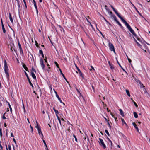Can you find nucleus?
<instances>
[{"mask_svg":"<svg viewBox=\"0 0 150 150\" xmlns=\"http://www.w3.org/2000/svg\"><path fill=\"white\" fill-rule=\"evenodd\" d=\"M4 71L8 79H9L8 68L6 60L4 61Z\"/></svg>","mask_w":150,"mask_h":150,"instance_id":"1","label":"nucleus"},{"mask_svg":"<svg viewBox=\"0 0 150 150\" xmlns=\"http://www.w3.org/2000/svg\"><path fill=\"white\" fill-rule=\"evenodd\" d=\"M99 143L100 145L102 146L103 149H105L106 148V146L105 144L104 143L103 140L100 138H99Z\"/></svg>","mask_w":150,"mask_h":150,"instance_id":"2","label":"nucleus"},{"mask_svg":"<svg viewBox=\"0 0 150 150\" xmlns=\"http://www.w3.org/2000/svg\"><path fill=\"white\" fill-rule=\"evenodd\" d=\"M110 6L112 9L113 10L115 14L119 17L120 19H123V18L121 16L120 14L118 13L117 11L114 8L112 5H110Z\"/></svg>","mask_w":150,"mask_h":150,"instance_id":"3","label":"nucleus"},{"mask_svg":"<svg viewBox=\"0 0 150 150\" xmlns=\"http://www.w3.org/2000/svg\"><path fill=\"white\" fill-rule=\"evenodd\" d=\"M130 32L137 38L138 40H139V38L137 37V35L135 33L134 31L130 27L128 28Z\"/></svg>","mask_w":150,"mask_h":150,"instance_id":"4","label":"nucleus"},{"mask_svg":"<svg viewBox=\"0 0 150 150\" xmlns=\"http://www.w3.org/2000/svg\"><path fill=\"white\" fill-rule=\"evenodd\" d=\"M109 47L110 50L111 51H113L115 53V51L114 48V47L112 44L111 43H109Z\"/></svg>","mask_w":150,"mask_h":150,"instance_id":"5","label":"nucleus"},{"mask_svg":"<svg viewBox=\"0 0 150 150\" xmlns=\"http://www.w3.org/2000/svg\"><path fill=\"white\" fill-rule=\"evenodd\" d=\"M76 89L77 90V92L79 93V97L80 98V100H83L85 101V100L84 99L83 96L81 94L79 90L76 87Z\"/></svg>","mask_w":150,"mask_h":150,"instance_id":"6","label":"nucleus"},{"mask_svg":"<svg viewBox=\"0 0 150 150\" xmlns=\"http://www.w3.org/2000/svg\"><path fill=\"white\" fill-rule=\"evenodd\" d=\"M38 132L40 136L41 137V139H43L44 137V136L42 133V132L41 129L40 128H38Z\"/></svg>","mask_w":150,"mask_h":150,"instance_id":"7","label":"nucleus"},{"mask_svg":"<svg viewBox=\"0 0 150 150\" xmlns=\"http://www.w3.org/2000/svg\"><path fill=\"white\" fill-rule=\"evenodd\" d=\"M40 63L42 69H43L44 68L45 65L43 63V59L42 58H41L40 59Z\"/></svg>","mask_w":150,"mask_h":150,"instance_id":"8","label":"nucleus"},{"mask_svg":"<svg viewBox=\"0 0 150 150\" xmlns=\"http://www.w3.org/2000/svg\"><path fill=\"white\" fill-rule=\"evenodd\" d=\"M121 20L122 21V22L125 24V25L126 26V27L128 29L130 27V26L129 25V24L125 20V19Z\"/></svg>","mask_w":150,"mask_h":150,"instance_id":"9","label":"nucleus"},{"mask_svg":"<svg viewBox=\"0 0 150 150\" xmlns=\"http://www.w3.org/2000/svg\"><path fill=\"white\" fill-rule=\"evenodd\" d=\"M108 12L111 18H113V19H117L116 17L112 12L109 11Z\"/></svg>","mask_w":150,"mask_h":150,"instance_id":"10","label":"nucleus"},{"mask_svg":"<svg viewBox=\"0 0 150 150\" xmlns=\"http://www.w3.org/2000/svg\"><path fill=\"white\" fill-rule=\"evenodd\" d=\"M76 67L77 68V70L79 73L80 76H81L83 78H84V77L83 76L81 72V71H80V69L77 67V66L76 65Z\"/></svg>","mask_w":150,"mask_h":150,"instance_id":"11","label":"nucleus"},{"mask_svg":"<svg viewBox=\"0 0 150 150\" xmlns=\"http://www.w3.org/2000/svg\"><path fill=\"white\" fill-rule=\"evenodd\" d=\"M55 93L56 94V97L58 99V100L61 103H62V102L61 100V98H59V96L58 95L57 92L56 91H55Z\"/></svg>","mask_w":150,"mask_h":150,"instance_id":"12","label":"nucleus"},{"mask_svg":"<svg viewBox=\"0 0 150 150\" xmlns=\"http://www.w3.org/2000/svg\"><path fill=\"white\" fill-rule=\"evenodd\" d=\"M1 25H2V29L3 30V33H6V30L4 27V26L3 23L2 19H1Z\"/></svg>","mask_w":150,"mask_h":150,"instance_id":"13","label":"nucleus"},{"mask_svg":"<svg viewBox=\"0 0 150 150\" xmlns=\"http://www.w3.org/2000/svg\"><path fill=\"white\" fill-rule=\"evenodd\" d=\"M11 46V50L12 52H13V50H14L15 52L16 53V50L15 49L13 46H14L13 44L12 45H10Z\"/></svg>","mask_w":150,"mask_h":150,"instance_id":"14","label":"nucleus"},{"mask_svg":"<svg viewBox=\"0 0 150 150\" xmlns=\"http://www.w3.org/2000/svg\"><path fill=\"white\" fill-rule=\"evenodd\" d=\"M132 125L134 126V127L136 129V130H137V132L139 133V129H138V127H137V126L136 125V124L134 122H133L132 123Z\"/></svg>","mask_w":150,"mask_h":150,"instance_id":"15","label":"nucleus"},{"mask_svg":"<svg viewBox=\"0 0 150 150\" xmlns=\"http://www.w3.org/2000/svg\"><path fill=\"white\" fill-rule=\"evenodd\" d=\"M114 21L116 22L122 28H123V27L122 26L121 24L117 20V19H114Z\"/></svg>","mask_w":150,"mask_h":150,"instance_id":"16","label":"nucleus"},{"mask_svg":"<svg viewBox=\"0 0 150 150\" xmlns=\"http://www.w3.org/2000/svg\"><path fill=\"white\" fill-rule=\"evenodd\" d=\"M33 2L34 4V7H35V8L36 9V11H37L38 12V8H37V7L36 2L35 1V0H33Z\"/></svg>","mask_w":150,"mask_h":150,"instance_id":"17","label":"nucleus"},{"mask_svg":"<svg viewBox=\"0 0 150 150\" xmlns=\"http://www.w3.org/2000/svg\"><path fill=\"white\" fill-rule=\"evenodd\" d=\"M31 75L32 76V77L33 79H35L36 80V78L35 75L34 73V72H31Z\"/></svg>","mask_w":150,"mask_h":150,"instance_id":"18","label":"nucleus"},{"mask_svg":"<svg viewBox=\"0 0 150 150\" xmlns=\"http://www.w3.org/2000/svg\"><path fill=\"white\" fill-rule=\"evenodd\" d=\"M108 63L109 65V66L110 67L111 69L113 70L114 69V67L113 66V65L112 64H111L110 62L109 61L108 62Z\"/></svg>","mask_w":150,"mask_h":150,"instance_id":"19","label":"nucleus"},{"mask_svg":"<svg viewBox=\"0 0 150 150\" xmlns=\"http://www.w3.org/2000/svg\"><path fill=\"white\" fill-rule=\"evenodd\" d=\"M53 109L55 112L57 117H58V114H59V112L57 110H56L54 107L53 108Z\"/></svg>","mask_w":150,"mask_h":150,"instance_id":"20","label":"nucleus"},{"mask_svg":"<svg viewBox=\"0 0 150 150\" xmlns=\"http://www.w3.org/2000/svg\"><path fill=\"white\" fill-rule=\"evenodd\" d=\"M23 0L24 3V6L23 5V6L24 7V9L26 10L27 8V6L26 1H25V0Z\"/></svg>","mask_w":150,"mask_h":150,"instance_id":"21","label":"nucleus"},{"mask_svg":"<svg viewBox=\"0 0 150 150\" xmlns=\"http://www.w3.org/2000/svg\"><path fill=\"white\" fill-rule=\"evenodd\" d=\"M42 140L43 142L44 143V144L45 146V149L47 150H49L48 149V148H47V146L46 144L45 140L44 139H42Z\"/></svg>","mask_w":150,"mask_h":150,"instance_id":"22","label":"nucleus"},{"mask_svg":"<svg viewBox=\"0 0 150 150\" xmlns=\"http://www.w3.org/2000/svg\"><path fill=\"white\" fill-rule=\"evenodd\" d=\"M133 38L134 40V41L136 42V43L137 44V45L140 48H141V47H142V46L136 40V39L134 37H133Z\"/></svg>","mask_w":150,"mask_h":150,"instance_id":"23","label":"nucleus"},{"mask_svg":"<svg viewBox=\"0 0 150 150\" xmlns=\"http://www.w3.org/2000/svg\"><path fill=\"white\" fill-rule=\"evenodd\" d=\"M119 110L120 112V114L121 115L122 117L124 116V115L123 112L121 109H120Z\"/></svg>","mask_w":150,"mask_h":150,"instance_id":"24","label":"nucleus"},{"mask_svg":"<svg viewBox=\"0 0 150 150\" xmlns=\"http://www.w3.org/2000/svg\"><path fill=\"white\" fill-rule=\"evenodd\" d=\"M117 62L119 66L122 69V70L127 74V72L125 71V69H123V67L121 66V65L120 64L119 62L117 60Z\"/></svg>","mask_w":150,"mask_h":150,"instance_id":"25","label":"nucleus"},{"mask_svg":"<svg viewBox=\"0 0 150 150\" xmlns=\"http://www.w3.org/2000/svg\"><path fill=\"white\" fill-rule=\"evenodd\" d=\"M121 119L122 123L123 124H124L125 125L126 127H128L127 125L125 122L124 119L123 118H121Z\"/></svg>","mask_w":150,"mask_h":150,"instance_id":"26","label":"nucleus"},{"mask_svg":"<svg viewBox=\"0 0 150 150\" xmlns=\"http://www.w3.org/2000/svg\"><path fill=\"white\" fill-rule=\"evenodd\" d=\"M23 67L26 71H28V68L25 64H23Z\"/></svg>","mask_w":150,"mask_h":150,"instance_id":"27","label":"nucleus"},{"mask_svg":"<svg viewBox=\"0 0 150 150\" xmlns=\"http://www.w3.org/2000/svg\"><path fill=\"white\" fill-rule=\"evenodd\" d=\"M39 53L41 55L42 57L43 58H44V55L43 54V51L41 50H39Z\"/></svg>","mask_w":150,"mask_h":150,"instance_id":"28","label":"nucleus"},{"mask_svg":"<svg viewBox=\"0 0 150 150\" xmlns=\"http://www.w3.org/2000/svg\"><path fill=\"white\" fill-rule=\"evenodd\" d=\"M131 4H132V5L134 7L135 9H136V10L137 11V12H138V13L142 17H143V16H142V15H141V14L139 13V12L137 10V8L135 7V6H134V5L131 2Z\"/></svg>","mask_w":150,"mask_h":150,"instance_id":"29","label":"nucleus"},{"mask_svg":"<svg viewBox=\"0 0 150 150\" xmlns=\"http://www.w3.org/2000/svg\"><path fill=\"white\" fill-rule=\"evenodd\" d=\"M126 91L127 95L129 97L130 96V94L129 92V91L127 89L126 90Z\"/></svg>","mask_w":150,"mask_h":150,"instance_id":"30","label":"nucleus"},{"mask_svg":"<svg viewBox=\"0 0 150 150\" xmlns=\"http://www.w3.org/2000/svg\"><path fill=\"white\" fill-rule=\"evenodd\" d=\"M29 83L30 86H31L33 88V86L32 83L31 82L30 79H28Z\"/></svg>","mask_w":150,"mask_h":150,"instance_id":"31","label":"nucleus"},{"mask_svg":"<svg viewBox=\"0 0 150 150\" xmlns=\"http://www.w3.org/2000/svg\"><path fill=\"white\" fill-rule=\"evenodd\" d=\"M133 114L134 117L135 118H137L138 117L137 113L135 112H134Z\"/></svg>","mask_w":150,"mask_h":150,"instance_id":"32","label":"nucleus"},{"mask_svg":"<svg viewBox=\"0 0 150 150\" xmlns=\"http://www.w3.org/2000/svg\"><path fill=\"white\" fill-rule=\"evenodd\" d=\"M35 72V73H36V71L35 69L33 67H32L31 69V72Z\"/></svg>","mask_w":150,"mask_h":150,"instance_id":"33","label":"nucleus"},{"mask_svg":"<svg viewBox=\"0 0 150 150\" xmlns=\"http://www.w3.org/2000/svg\"><path fill=\"white\" fill-rule=\"evenodd\" d=\"M57 117V119L59 121V122L60 125L61 126L62 125L61 122V120H60V118L59 117V116Z\"/></svg>","mask_w":150,"mask_h":150,"instance_id":"34","label":"nucleus"},{"mask_svg":"<svg viewBox=\"0 0 150 150\" xmlns=\"http://www.w3.org/2000/svg\"><path fill=\"white\" fill-rule=\"evenodd\" d=\"M20 50V52L21 54H23V52L22 50V48L19 49Z\"/></svg>","mask_w":150,"mask_h":150,"instance_id":"35","label":"nucleus"},{"mask_svg":"<svg viewBox=\"0 0 150 150\" xmlns=\"http://www.w3.org/2000/svg\"><path fill=\"white\" fill-rule=\"evenodd\" d=\"M105 132L107 134V135L108 136H110L109 133V132H108V131L107 130V129L105 130Z\"/></svg>","mask_w":150,"mask_h":150,"instance_id":"36","label":"nucleus"},{"mask_svg":"<svg viewBox=\"0 0 150 150\" xmlns=\"http://www.w3.org/2000/svg\"><path fill=\"white\" fill-rule=\"evenodd\" d=\"M54 64H55V65H56V66H57V67L58 68H59V65H58V64L56 62V61L54 62Z\"/></svg>","mask_w":150,"mask_h":150,"instance_id":"37","label":"nucleus"},{"mask_svg":"<svg viewBox=\"0 0 150 150\" xmlns=\"http://www.w3.org/2000/svg\"><path fill=\"white\" fill-rule=\"evenodd\" d=\"M17 2V4H18V10H19L20 9V4L19 3L20 2L19 1V2Z\"/></svg>","mask_w":150,"mask_h":150,"instance_id":"38","label":"nucleus"},{"mask_svg":"<svg viewBox=\"0 0 150 150\" xmlns=\"http://www.w3.org/2000/svg\"><path fill=\"white\" fill-rule=\"evenodd\" d=\"M8 106L10 109V111L11 112H12V109L9 103H8Z\"/></svg>","mask_w":150,"mask_h":150,"instance_id":"39","label":"nucleus"},{"mask_svg":"<svg viewBox=\"0 0 150 150\" xmlns=\"http://www.w3.org/2000/svg\"><path fill=\"white\" fill-rule=\"evenodd\" d=\"M59 71H60V74H61L62 75V76H64V75L63 74V73H62V70H61V69L60 68H59Z\"/></svg>","mask_w":150,"mask_h":150,"instance_id":"40","label":"nucleus"},{"mask_svg":"<svg viewBox=\"0 0 150 150\" xmlns=\"http://www.w3.org/2000/svg\"><path fill=\"white\" fill-rule=\"evenodd\" d=\"M104 7H105V9L106 10L108 11V12L109 11H110L109 9L108 8V6H107V5H105Z\"/></svg>","mask_w":150,"mask_h":150,"instance_id":"41","label":"nucleus"},{"mask_svg":"<svg viewBox=\"0 0 150 150\" xmlns=\"http://www.w3.org/2000/svg\"><path fill=\"white\" fill-rule=\"evenodd\" d=\"M81 16L82 19H85V18L86 19H87V18L83 14H81Z\"/></svg>","mask_w":150,"mask_h":150,"instance_id":"42","label":"nucleus"},{"mask_svg":"<svg viewBox=\"0 0 150 150\" xmlns=\"http://www.w3.org/2000/svg\"><path fill=\"white\" fill-rule=\"evenodd\" d=\"M73 137L75 139V140L77 142H78L77 141V139L76 137L75 136V135L74 134L73 135Z\"/></svg>","mask_w":150,"mask_h":150,"instance_id":"43","label":"nucleus"},{"mask_svg":"<svg viewBox=\"0 0 150 150\" xmlns=\"http://www.w3.org/2000/svg\"><path fill=\"white\" fill-rule=\"evenodd\" d=\"M5 113H4L2 116V118L4 119H6V117L5 116Z\"/></svg>","mask_w":150,"mask_h":150,"instance_id":"44","label":"nucleus"},{"mask_svg":"<svg viewBox=\"0 0 150 150\" xmlns=\"http://www.w3.org/2000/svg\"><path fill=\"white\" fill-rule=\"evenodd\" d=\"M36 123H37V125L35 126V127L36 128H37V129H38V128H40V127L38 126V123L37 121H36Z\"/></svg>","mask_w":150,"mask_h":150,"instance_id":"45","label":"nucleus"},{"mask_svg":"<svg viewBox=\"0 0 150 150\" xmlns=\"http://www.w3.org/2000/svg\"><path fill=\"white\" fill-rule=\"evenodd\" d=\"M18 45L19 49L22 48L21 45L19 42H18Z\"/></svg>","mask_w":150,"mask_h":150,"instance_id":"46","label":"nucleus"},{"mask_svg":"<svg viewBox=\"0 0 150 150\" xmlns=\"http://www.w3.org/2000/svg\"><path fill=\"white\" fill-rule=\"evenodd\" d=\"M128 60L129 62L132 65L131 63V62H132V60L130 59H129L128 57Z\"/></svg>","mask_w":150,"mask_h":150,"instance_id":"47","label":"nucleus"},{"mask_svg":"<svg viewBox=\"0 0 150 150\" xmlns=\"http://www.w3.org/2000/svg\"><path fill=\"white\" fill-rule=\"evenodd\" d=\"M91 69H90V70L91 71L92 70H93V71H95V69L94 68V67L92 66H91Z\"/></svg>","mask_w":150,"mask_h":150,"instance_id":"48","label":"nucleus"},{"mask_svg":"<svg viewBox=\"0 0 150 150\" xmlns=\"http://www.w3.org/2000/svg\"><path fill=\"white\" fill-rule=\"evenodd\" d=\"M110 147L112 148V147L113 146V144H112V142H110Z\"/></svg>","mask_w":150,"mask_h":150,"instance_id":"49","label":"nucleus"},{"mask_svg":"<svg viewBox=\"0 0 150 150\" xmlns=\"http://www.w3.org/2000/svg\"><path fill=\"white\" fill-rule=\"evenodd\" d=\"M30 128L31 129V132H32V133H33V127L31 126V125H30Z\"/></svg>","mask_w":150,"mask_h":150,"instance_id":"50","label":"nucleus"},{"mask_svg":"<svg viewBox=\"0 0 150 150\" xmlns=\"http://www.w3.org/2000/svg\"><path fill=\"white\" fill-rule=\"evenodd\" d=\"M134 105H135V106L136 107H138V106L137 105V103H136L135 102H134Z\"/></svg>","mask_w":150,"mask_h":150,"instance_id":"51","label":"nucleus"},{"mask_svg":"<svg viewBox=\"0 0 150 150\" xmlns=\"http://www.w3.org/2000/svg\"><path fill=\"white\" fill-rule=\"evenodd\" d=\"M8 148L9 150H11V147L10 144L8 145Z\"/></svg>","mask_w":150,"mask_h":150,"instance_id":"52","label":"nucleus"},{"mask_svg":"<svg viewBox=\"0 0 150 150\" xmlns=\"http://www.w3.org/2000/svg\"><path fill=\"white\" fill-rule=\"evenodd\" d=\"M92 89L93 90L94 92H95V89L94 87L93 86V85L92 86Z\"/></svg>","mask_w":150,"mask_h":150,"instance_id":"53","label":"nucleus"},{"mask_svg":"<svg viewBox=\"0 0 150 150\" xmlns=\"http://www.w3.org/2000/svg\"><path fill=\"white\" fill-rule=\"evenodd\" d=\"M47 57H45V59H44V60H45V62L46 63H47Z\"/></svg>","mask_w":150,"mask_h":150,"instance_id":"54","label":"nucleus"},{"mask_svg":"<svg viewBox=\"0 0 150 150\" xmlns=\"http://www.w3.org/2000/svg\"><path fill=\"white\" fill-rule=\"evenodd\" d=\"M108 126H109L110 128L111 127V126L108 122Z\"/></svg>","mask_w":150,"mask_h":150,"instance_id":"55","label":"nucleus"},{"mask_svg":"<svg viewBox=\"0 0 150 150\" xmlns=\"http://www.w3.org/2000/svg\"><path fill=\"white\" fill-rule=\"evenodd\" d=\"M11 137H14V136L13 135V133L12 132H11Z\"/></svg>","mask_w":150,"mask_h":150,"instance_id":"56","label":"nucleus"},{"mask_svg":"<svg viewBox=\"0 0 150 150\" xmlns=\"http://www.w3.org/2000/svg\"><path fill=\"white\" fill-rule=\"evenodd\" d=\"M13 142H14L16 144V141L14 138L13 139Z\"/></svg>","mask_w":150,"mask_h":150,"instance_id":"57","label":"nucleus"},{"mask_svg":"<svg viewBox=\"0 0 150 150\" xmlns=\"http://www.w3.org/2000/svg\"><path fill=\"white\" fill-rule=\"evenodd\" d=\"M9 19H12V17L11 16V14L9 13Z\"/></svg>","mask_w":150,"mask_h":150,"instance_id":"58","label":"nucleus"},{"mask_svg":"<svg viewBox=\"0 0 150 150\" xmlns=\"http://www.w3.org/2000/svg\"><path fill=\"white\" fill-rule=\"evenodd\" d=\"M0 148L1 149V150H3V147L2 146V145H1V144H0Z\"/></svg>","mask_w":150,"mask_h":150,"instance_id":"59","label":"nucleus"},{"mask_svg":"<svg viewBox=\"0 0 150 150\" xmlns=\"http://www.w3.org/2000/svg\"><path fill=\"white\" fill-rule=\"evenodd\" d=\"M107 139L110 142H112V141L109 139L108 137H107Z\"/></svg>","mask_w":150,"mask_h":150,"instance_id":"60","label":"nucleus"},{"mask_svg":"<svg viewBox=\"0 0 150 150\" xmlns=\"http://www.w3.org/2000/svg\"><path fill=\"white\" fill-rule=\"evenodd\" d=\"M87 21L91 25V26H92V24H91V23L88 21V19H87Z\"/></svg>","mask_w":150,"mask_h":150,"instance_id":"61","label":"nucleus"},{"mask_svg":"<svg viewBox=\"0 0 150 150\" xmlns=\"http://www.w3.org/2000/svg\"><path fill=\"white\" fill-rule=\"evenodd\" d=\"M67 123L68 125H70L71 124L70 122L69 121H67Z\"/></svg>","mask_w":150,"mask_h":150,"instance_id":"62","label":"nucleus"},{"mask_svg":"<svg viewBox=\"0 0 150 150\" xmlns=\"http://www.w3.org/2000/svg\"><path fill=\"white\" fill-rule=\"evenodd\" d=\"M35 45L37 47H38V43H36L35 44Z\"/></svg>","mask_w":150,"mask_h":150,"instance_id":"63","label":"nucleus"},{"mask_svg":"<svg viewBox=\"0 0 150 150\" xmlns=\"http://www.w3.org/2000/svg\"><path fill=\"white\" fill-rule=\"evenodd\" d=\"M107 111H108V112H110V111H110V110H109L108 109V108H107Z\"/></svg>","mask_w":150,"mask_h":150,"instance_id":"64","label":"nucleus"}]
</instances>
